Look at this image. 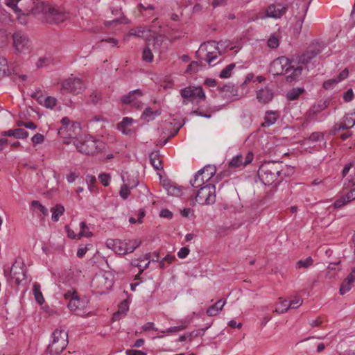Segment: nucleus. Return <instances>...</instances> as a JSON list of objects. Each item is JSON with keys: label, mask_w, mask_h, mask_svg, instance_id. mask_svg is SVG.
<instances>
[{"label": "nucleus", "mask_w": 355, "mask_h": 355, "mask_svg": "<svg viewBox=\"0 0 355 355\" xmlns=\"http://www.w3.org/2000/svg\"><path fill=\"white\" fill-rule=\"evenodd\" d=\"M353 97H354V92H353L352 89H349L343 94V100L345 102H350L351 101H352Z\"/></svg>", "instance_id": "obj_57"}, {"label": "nucleus", "mask_w": 355, "mask_h": 355, "mask_svg": "<svg viewBox=\"0 0 355 355\" xmlns=\"http://www.w3.org/2000/svg\"><path fill=\"white\" fill-rule=\"evenodd\" d=\"M218 89L220 92H229L232 96H236L237 89L233 85H225L223 87H218Z\"/></svg>", "instance_id": "obj_41"}, {"label": "nucleus", "mask_w": 355, "mask_h": 355, "mask_svg": "<svg viewBox=\"0 0 355 355\" xmlns=\"http://www.w3.org/2000/svg\"><path fill=\"white\" fill-rule=\"evenodd\" d=\"M12 44L16 53L27 54L32 49V41L29 37L22 31H17L12 35Z\"/></svg>", "instance_id": "obj_5"}, {"label": "nucleus", "mask_w": 355, "mask_h": 355, "mask_svg": "<svg viewBox=\"0 0 355 355\" xmlns=\"http://www.w3.org/2000/svg\"><path fill=\"white\" fill-rule=\"evenodd\" d=\"M215 173L216 168L214 166L207 165L195 174L194 178L190 181V184L194 188L200 187L205 184Z\"/></svg>", "instance_id": "obj_10"}, {"label": "nucleus", "mask_w": 355, "mask_h": 355, "mask_svg": "<svg viewBox=\"0 0 355 355\" xmlns=\"http://www.w3.org/2000/svg\"><path fill=\"white\" fill-rule=\"evenodd\" d=\"M101 99V94L96 92H93L89 97V101L96 105Z\"/></svg>", "instance_id": "obj_58"}, {"label": "nucleus", "mask_w": 355, "mask_h": 355, "mask_svg": "<svg viewBox=\"0 0 355 355\" xmlns=\"http://www.w3.org/2000/svg\"><path fill=\"white\" fill-rule=\"evenodd\" d=\"M80 231L78 234V239L82 236H85L88 238L93 235L92 232L89 230V228L85 222H81L80 224Z\"/></svg>", "instance_id": "obj_38"}, {"label": "nucleus", "mask_w": 355, "mask_h": 355, "mask_svg": "<svg viewBox=\"0 0 355 355\" xmlns=\"http://www.w3.org/2000/svg\"><path fill=\"white\" fill-rule=\"evenodd\" d=\"M313 263V259L311 257H309L304 260H299L297 262L296 265H297V267L299 268H307L309 266H312Z\"/></svg>", "instance_id": "obj_43"}, {"label": "nucleus", "mask_w": 355, "mask_h": 355, "mask_svg": "<svg viewBox=\"0 0 355 355\" xmlns=\"http://www.w3.org/2000/svg\"><path fill=\"white\" fill-rule=\"evenodd\" d=\"M338 80L336 78L329 79L327 81H324L323 83V87L325 89H333L337 84Z\"/></svg>", "instance_id": "obj_48"}, {"label": "nucleus", "mask_w": 355, "mask_h": 355, "mask_svg": "<svg viewBox=\"0 0 355 355\" xmlns=\"http://www.w3.org/2000/svg\"><path fill=\"white\" fill-rule=\"evenodd\" d=\"M33 292L35 296V300L40 304H42L44 302V298L40 290V285L37 283H35L33 286Z\"/></svg>", "instance_id": "obj_34"}, {"label": "nucleus", "mask_w": 355, "mask_h": 355, "mask_svg": "<svg viewBox=\"0 0 355 355\" xmlns=\"http://www.w3.org/2000/svg\"><path fill=\"white\" fill-rule=\"evenodd\" d=\"M74 144L78 150L83 154L87 155H93L96 152L101 150L103 143L96 141L92 138H87L84 141L76 140Z\"/></svg>", "instance_id": "obj_9"}, {"label": "nucleus", "mask_w": 355, "mask_h": 355, "mask_svg": "<svg viewBox=\"0 0 355 355\" xmlns=\"http://www.w3.org/2000/svg\"><path fill=\"white\" fill-rule=\"evenodd\" d=\"M195 199L198 203L202 205H213L216 202V187L213 184H208L200 187V189L196 194Z\"/></svg>", "instance_id": "obj_6"}, {"label": "nucleus", "mask_w": 355, "mask_h": 355, "mask_svg": "<svg viewBox=\"0 0 355 355\" xmlns=\"http://www.w3.org/2000/svg\"><path fill=\"white\" fill-rule=\"evenodd\" d=\"M144 94L139 89L130 91L127 95L121 97V102L123 104H131L137 109H141L142 103L139 98L143 96Z\"/></svg>", "instance_id": "obj_13"}, {"label": "nucleus", "mask_w": 355, "mask_h": 355, "mask_svg": "<svg viewBox=\"0 0 355 355\" xmlns=\"http://www.w3.org/2000/svg\"><path fill=\"white\" fill-rule=\"evenodd\" d=\"M268 45L272 49L277 48L279 46L278 39L275 36L270 37L268 40Z\"/></svg>", "instance_id": "obj_55"}, {"label": "nucleus", "mask_w": 355, "mask_h": 355, "mask_svg": "<svg viewBox=\"0 0 355 355\" xmlns=\"http://www.w3.org/2000/svg\"><path fill=\"white\" fill-rule=\"evenodd\" d=\"M160 114V111H153L150 107H146L141 115V118L146 120L147 121H150L153 120L156 116H158Z\"/></svg>", "instance_id": "obj_30"}, {"label": "nucleus", "mask_w": 355, "mask_h": 355, "mask_svg": "<svg viewBox=\"0 0 355 355\" xmlns=\"http://www.w3.org/2000/svg\"><path fill=\"white\" fill-rule=\"evenodd\" d=\"M110 178V174L108 173H101L98 175V179L103 186L109 185Z\"/></svg>", "instance_id": "obj_51"}, {"label": "nucleus", "mask_w": 355, "mask_h": 355, "mask_svg": "<svg viewBox=\"0 0 355 355\" xmlns=\"http://www.w3.org/2000/svg\"><path fill=\"white\" fill-rule=\"evenodd\" d=\"M80 299L73 298V300H70L67 304L68 308L71 311L73 312L77 315H83V310L80 307Z\"/></svg>", "instance_id": "obj_27"}, {"label": "nucleus", "mask_w": 355, "mask_h": 355, "mask_svg": "<svg viewBox=\"0 0 355 355\" xmlns=\"http://www.w3.org/2000/svg\"><path fill=\"white\" fill-rule=\"evenodd\" d=\"M53 341L47 347L46 352L51 355L59 354L68 344V334L63 329H56L52 334Z\"/></svg>", "instance_id": "obj_4"}, {"label": "nucleus", "mask_w": 355, "mask_h": 355, "mask_svg": "<svg viewBox=\"0 0 355 355\" xmlns=\"http://www.w3.org/2000/svg\"><path fill=\"white\" fill-rule=\"evenodd\" d=\"M302 68L300 66L295 67L292 62L284 56L275 59L270 64V72L274 76L286 75V80L292 83L301 75Z\"/></svg>", "instance_id": "obj_1"}, {"label": "nucleus", "mask_w": 355, "mask_h": 355, "mask_svg": "<svg viewBox=\"0 0 355 355\" xmlns=\"http://www.w3.org/2000/svg\"><path fill=\"white\" fill-rule=\"evenodd\" d=\"M164 188L166 189L168 194L172 196H180L182 195L180 188L175 185L171 184L169 182H164L163 184Z\"/></svg>", "instance_id": "obj_29"}, {"label": "nucleus", "mask_w": 355, "mask_h": 355, "mask_svg": "<svg viewBox=\"0 0 355 355\" xmlns=\"http://www.w3.org/2000/svg\"><path fill=\"white\" fill-rule=\"evenodd\" d=\"M303 303V300L300 297H296L288 303L289 309H297L300 307Z\"/></svg>", "instance_id": "obj_49"}, {"label": "nucleus", "mask_w": 355, "mask_h": 355, "mask_svg": "<svg viewBox=\"0 0 355 355\" xmlns=\"http://www.w3.org/2000/svg\"><path fill=\"white\" fill-rule=\"evenodd\" d=\"M352 283L349 282L347 280L344 279L340 285V290H339L340 294L341 295H343L346 294L347 293H348L352 288Z\"/></svg>", "instance_id": "obj_44"}, {"label": "nucleus", "mask_w": 355, "mask_h": 355, "mask_svg": "<svg viewBox=\"0 0 355 355\" xmlns=\"http://www.w3.org/2000/svg\"><path fill=\"white\" fill-rule=\"evenodd\" d=\"M10 276L15 283L19 285L26 279V272L23 268V263L15 261L10 269Z\"/></svg>", "instance_id": "obj_16"}, {"label": "nucleus", "mask_w": 355, "mask_h": 355, "mask_svg": "<svg viewBox=\"0 0 355 355\" xmlns=\"http://www.w3.org/2000/svg\"><path fill=\"white\" fill-rule=\"evenodd\" d=\"M31 206L37 209L43 215L46 216L48 214V209L43 206L38 200L32 201Z\"/></svg>", "instance_id": "obj_45"}, {"label": "nucleus", "mask_w": 355, "mask_h": 355, "mask_svg": "<svg viewBox=\"0 0 355 355\" xmlns=\"http://www.w3.org/2000/svg\"><path fill=\"white\" fill-rule=\"evenodd\" d=\"M207 329H208V327H206L205 329H200L193 331L190 333H188V336H189V340H191L193 338L203 336L205 331Z\"/></svg>", "instance_id": "obj_47"}, {"label": "nucleus", "mask_w": 355, "mask_h": 355, "mask_svg": "<svg viewBox=\"0 0 355 355\" xmlns=\"http://www.w3.org/2000/svg\"><path fill=\"white\" fill-rule=\"evenodd\" d=\"M34 15H42L43 19L48 23L59 24L69 17V14L56 9L48 2L40 1L35 3L32 8Z\"/></svg>", "instance_id": "obj_2"}, {"label": "nucleus", "mask_w": 355, "mask_h": 355, "mask_svg": "<svg viewBox=\"0 0 355 355\" xmlns=\"http://www.w3.org/2000/svg\"><path fill=\"white\" fill-rule=\"evenodd\" d=\"M52 211V220L54 222H57L59 220L60 216L64 214V207L61 205H57L56 206L51 208Z\"/></svg>", "instance_id": "obj_32"}, {"label": "nucleus", "mask_w": 355, "mask_h": 355, "mask_svg": "<svg viewBox=\"0 0 355 355\" xmlns=\"http://www.w3.org/2000/svg\"><path fill=\"white\" fill-rule=\"evenodd\" d=\"M282 171V164L277 162L262 164L258 170V176L265 185L272 184Z\"/></svg>", "instance_id": "obj_3"}, {"label": "nucleus", "mask_w": 355, "mask_h": 355, "mask_svg": "<svg viewBox=\"0 0 355 355\" xmlns=\"http://www.w3.org/2000/svg\"><path fill=\"white\" fill-rule=\"evenodd\" d=\"M318 53H320V50H309L306 51L304 53L301 55L299 58V63L300 64H307L309 63L313 58H315Z\"/></svg>", "instance_id": "obj_24"}, {"label": "nucleus", "mask_w": 355, "mask_h": 355, "mask_svg": "<svg viewBox=\"0 0 355 355\" xmlns=\"http://www.w3.org/2000/svg\"><path fill=\"white\" fill-rule=\"evenodd\" d=\"M1 136L14 137L16 139H25L28 136V132L22 128H17L2 132Z\"/></svg>", "instance_id": "obj_20"}, {"label": "nucleus", "mask_w": 355, "mask_h": 355, "mask_svg": "<svg viewBox=\"0 0 355 355\" xmlns=\"http://www.w3.org/2000/svg\"><path fill=\"white\" fill-rule=\"evenodd\" d=\"M218 55L214 54L212 52H207L206 54L205 60L210 67H214L220 62V60H218V55H220V53L218 51Z\"/></svg>", "instance_id": "obj_33"}, {"label": "nucleus", "mask_w": 355, "mask_h": 355, "mask_svg": "<svg viewBox=\"0 0 355 355\" xmlns=\"http://www.w3.org/2000/svg\"><path fill=\"white\" fill-rule=\"evenodd\" d=\"M8 70V63L4 58L0 57V76L5 75Z\"/></svg>", "instance_id": "obj_50"}, {"label": "nucleus", "mask_w": 355, "mask_h": 355, "mask_svg": "<svg viewBox=\"0 0 355 355\" xmlns=\"http://www.w3.org/2000/svg\"><path fill=\"white\" fill-rule=\"evenodd\" d=\"M32 142L34 144H42L44 141V137L40 133L35 134L31 139Z\"/></svg>", "instance_id": "obj_54"}, {"label": "nucleus", "mask_w": 355, "mask_h": 355, "mask_svg": "<svg viewBox=\"0 0 355 355\" xmlns=\"http://www.w3.org/2000/svg\"><path fill=\"white\" fill-rule=\"evenodd\" d=\"M329 103L324 101H320L313 105L307 112L309 118H313L316 114L325 110L328 107Z\"/></svg>", "instance_id": "obj_21"}, {"label": "nucleus", "mask_w": 355, "mask_h": 355, "mask_svg": "<svg viewBox=\"0 0 355 355\" xmlns=\"http://www.w3.org/2000/svg\"><path fill=\"white\" fill-rule=\"evenodd\" d=\"M288 7L281 3H273L270 5L266 10V16L262 17L261 19L267 17L279 19L287 11Z\"/></svg>", "instance_id": "obj_14"}, {"label": "nucleus", "mask_w": 355, "mask_h": 355, "mask_svg": "<svg viewBox=\"0 0 355 355\" xmlns=\"http://www.w3.org/2000/svg\"><path fill=\"white\" fill-rule=\"evenodd\" d=\"M61 123L62 126L59 128L58 130V135H60L61 137H64V133L67 130V129L69 128V125L71 123V121L69 118L64 117L61 120Z\"/></svg>", "instance_id": "obj_42"}, {"label": "nucleus", "mask_w": 355, "mask_h": 355, "mask_svg": "<svg viewBox=\"0 0 355 355\" xmlns=\"http://www.w3.org/2000/svg\"><path fill=\"white\" fill-rule=\"evenodd\" d=\"M125 353L126 355H147L146 352L137 349H128Z\"/></svg>", "instance_id": "obj_63"}, {"label": "nucleus", "mask_w": 355, "mask_h": 355, "mask_svg": "<svg viewBox=\"0 0 355 355\" xmlns=\"http://www.w3.org/2000/svg\"><path fill=\"white\" fill-rule=\"evenodd\" d=\"M150 45H151L150 40H149L148 45L144 49L142 53V60L147 62H151L153 60V54L150 49Z\"/></svg>", "instance_id": "obj_35"}, {"label": "nucleus", "mask_w": 355, "mask_h": 355, "mask_svg": "<svg viewBox=\"0 0 355 355\" xmlns=\"http://www.w3.org/2000/svg\"><path fill=\"white\" fill-rule=\"evenodd\" d=\"M57 103V99L53 96H48L45 98L44 105L49 109H53Z\"/></svg>", "instance_id": "obj_46"}, {"label": "nucleus", "mask_w": 355, "mask_h": 355, "mask_svg": "<svg viewBox=\"0 0 355 355\" xmlns=\"http://www.w3.org/2000/svg\"><path fill=\"white\" fill-rule=\"evenodd\" d=\"M189 324V322L184 321L183 322V324L181 325L169 327V328L166 329V330L162 331L161 332L162 333H173V332L182 331V330L187 329Z\"/></svg>", "instance_id": "obj_39"}, {"label": "nucleus", "mask_w": 355, "mask_h": 355, "mask_svg": "<svg viewBox=\"0 0 355 355\" xmlns=\"http://www.w3.org/2000/svg\"><path fill=\"white\" fill-rule=\"evenodd\" d=\"M236 64L234 63H232L228 64L225 68H224L220 73L219 77L221 78H228L232 75V70L235 68Z\"/></svg>", "instance_id": "obj_37"}, {"label": "nucleus", "mask_w": 355, "mask_h": 355, "mask_svg": "<svg viewBox=\"0 0 355 355\" xmlns=\"http://www.w3.org/2000/svg\"><path fill=\"white\" fill-rule=\"evenodd\" d=\"M181 96L183 98V104L187 105L189 102L193 103L194 100L204 101L206 98L202 87H189L181 89Z\"/></svg>", "instance_id": "obj_11"}, {"label": "nucleus", "mask_w": 355, "mask_h": 355, "mask_svg": "<svg viewBox=\"0 0 355 355\" xmlns=\"http://www.w3.org/2000/svg\"><path fill=\"white\" fill-rule=\"evenodd\" d=\"M279 303L277 305V307L275 309V312L278 313H286L289 309L287 300H282V298H279Z\"/></svg>", "instance_id": "obj_40"}, {"label": "nucleus", "mask_w": 355, "mask_h": 355, "mask_svg": "<svg viewBox=\"0 0 355 355\" xmlns=\"http://www.w3.org/2000/svg\"><path fill=\"white\" fill-rule=\"evenodd\" d=\"M254 158V155L252 152H248L245 157L242 155H237L234 156L229 162L228 166L230 168H236L239 167H245L252 162Z\"/></svg>", "instance_id": "obj_15"}, {"label": "nucleus", "mask_w": 355, "mask_h": 355, "mask_svg": "<svg viewBox=\"0 0 355 355\" xmlns=\"http://www.w3.org/2000/svg\"><path fill=\"white\" fill-rule=\"evenodd\" d=\"M121 9L113 10H112V15H118L119 17L112 18V28L116 26L118 24H128L130 23V21L124 16L123 13L120 12Z\"/></svg>", "instance_id": "obj_23"}, {"label": "nucleus", "mask_w": 355, "mask_h": 355, "mask_svg": "<svg viewBox=\"0 0 355 355\" xmlns=\"http://www.w3.org/2000/svg\"><path fill=\"white\" fill-rule=\"evenodd\" d=\"M141 241L112 240V251L118 254H125L134 252L140 245Z\"/></svg>", "instance_id": "obj_8"}, {"label": "nucleus", "mask_w": 355, "mask_h": 355, "mask_svg": "<svg viewBox=\"0 0 355 355\" xmlns=\"http://www.w3.org/2000/svg\"><path fill=\"white\" fill-rule=\"evenodd\" d=\"M83 81L76 77H69L62 83V89L67 92L78 94L85 89Z\"/></svg>", "instance_id": "obj_12"}, {"label": "nucleus", "mask_w": 355, "mask_h": 355, "mask_svg": "<svg viewBox=\"0 0 355 355\" xmlns=\"http://www.w3.org/2000/svg\"><path fill=\"white\" fill-rule=\"evenodd\" d=\"M132 123V118L124 117L123 120L117 124V129L125 135H131L133 133V131L128 128L130 127Z\"/></svg>", "instance_id": "obj_19"}, {"label": "nucleus", "mask_w": 355, "mask_h": 355, "mask_svg": "<svg viewBox=\"0 0 355 355\" xmlns=\"http://www.w3.org/2000/svg\"><path fill=\"white\" fill-rule=\"evenodd\" d=\"M159 156L160 155L159 151L152 152L149 155L150 162L156 170H161L163 168Z\"/></svg>", "instance_id": "obj_26"}, {"label": "nucleus", "mask_w": 355, "mask_h": 355, "mask_svg": "<svg viewBox=\"0 0 355 355\" xmlns=\"http://www.w3.org/2000/svg\"><path fill=\"white\" fill-rule=\"evenodd\" d=\"M142 329L144 331H148L150 330L157 331V329L155 327L154 323L151 322H146L142 327Z\"/></svg>", "instance_id": "obj_61"}, {"label": "nucleus", "mask_w": 355, "mask_h": 355, "mask_svg": "<svg viewBox=\"0 0 355 355\" xmlns=\"http://www.w3.org/2000/svg\"><path fill=\"white\" fill-rule=\"evenodd\" d=\"M159 216L162 218H171L173 213L167 209H162Z\"/></svg>", "instance_id": "obj_62"}, {"label": "nucleus", "mask_w": 355, "mask_h": 355, "mask_svg": "<svg viewBox=\"0 0 355 355\" xmlns=\"http://www.w3.org/2000/svg\"><path fill=\"white\" fill-rule=\"evenodd\" d=\"M137 184V182L135 181L124 183L119 191L120 196L123 199H126L130 193V189L135 187Z\"/></svg>", "instance_id": "obj_28"}, {"label": "nucleus", "mask_w": 355, "mask_h": 355, "mask_svg": "<svg viewBox=\"0 0 355 355\" xmlns=\"http://www.w3.org/2000/svg\"><path fill=\"white\" fill-rule=\"evenodd\" d=\"M349 282L354 283L355 281V268H353L350 272V273L347 276L345 279Z\"/></svg>", "instance_id": "obj_64"}, {"label": "nucleus", "mask_w": 355, "mask_h": 355, "mask_svg": "<svg viewBox=\"0 0 355 355\" xmlns=\"http://www.w3.org/2000/svg\"><path fill=\"white\" fill-rule=\"evenodd\" d=\"M225 304V301H223V300H219L214 305L210 306L207 309V314L209 316L216 315L219 313V311L223 309Z\"/></svg>", "instance_id": "obj_25"}, {"label": "nucleus", "mask_w": 355, "mask_h": 355, "mask_svg": "<svg viewBox=\"0 0 355 355\" xmlns=\"http://www.w3.org/2000/svg\"><path fill=\"white\" fill-rule=\"evenodd\" d=\"M350 201H347V194L345 197L343 198L338 199L335 201L334 203V207L336 209L340 208L343 206L345 205L347 203L349 202Z\"/></svg>", "instance_id": "obj_53"}, {"label": "nucleus", "mask_w": 355, "mask_h": 355, "mask_svg": "<svg viewBox=\"0 0 355 355\" xmlns=\"http://www.w3.org/2000/svg\"><path fill=\"white\" fill-rule=\"evenodd\" d=\"M304 92V89L301 87L293 88L286 94V98L289 101H295L297 99L300 94Z\"/></svg>", "instance_id": "obj_31"}, {"label": "nucleus", "mask_w": 355, "mask_h": 355, "mask_svg": "<svg viewBox=\"0 0 355 355\" xmlns=\"http://www.w3.org/2000/svg\"><path fill=\"white\" fill-rule=\"evenodd\" d=\"M274 97L272 89L266 87L259 89L257 91V99L262 104H267L270 103Z\"/></svg>", "instance_id": "obj_17"}, {"label": "nucleus", "mask_w": 355, "mask_h": 355, "mask_svg": "<svg viewBox=\"0 0 355 355\" xmlns=\"http://www.w3.org/2000/svg\"><path fill=\"white\" fill-rule=\"evenodd\" d=\"M129 310V301L126 298L122 300L118 305V311L112 314V321L119 320L122 317L126 315Z\"/></svg>", "instance_id": "obj_18"}, {"label": "nucleus", "mask_w": 355, "mask_h": 355, "mask_svg": "<svg viewBox=\"0 0 355 355\" xmlns=\"http://www.w3.org/2000/svg\"><path fill=\"white\" fill-rule=\"evenodd\" d=\"M279 116V113L276 111H267L265 114L264 122L261 123V126L269 127L275 124Z\"/></svg>", "instance_id": "obj_22"}, {"label": "nucleus", "mask_w": 355, "mask_h": 355, "mask_svg": "<svg viewBox=\"0 0 355 355\" xmlns=\"http://www.w3.org/2000/svg\"><path fill=\"white\" fill-rule=\"evenodd\" d=\"M111 272H105L97 274L92 281V286L96 289V292L102 295L109 293L111 288Z\"/></svg>", "instance_id": "obj_7"}, {"label": "nucleus", "mask_w": 355, "mask_h": 355, "mask_svg": "<svg viewBox=\"0 0 355 355\" xmlns=\"http://www.w3.org/2000/svg\"><path fill=\"white\" fill-rule=\"evenodd\" d=\"M202 67V62L198 61H193L187 68L185 73L189 74H193L197 73L200 68Z\"/></svg>", "instance_id": "obj_36"}, {"label": "nucleus", "mask_w": 355, "mask_h": 355, "mask_svg": "<svg viewBox=\"0 0 355 355\" xmlns=\"http://www.w3.org/2000/svg\"><path fill=\"white\" fill-rule=\"evenodd\" d=\"M324 137L323 134L320 132H313L309 137V140L313 142L318 141Z\"/></svg>", "instance_id": "obj_52"}, {"label": "nucleus", "mask_w": 355, "mask_h": 355, "mask_svg": "<svg viewBox=\"0 0 355 355\" xmlns=\"http://www.w3.org/2000/svg\"><path fill=\"white\" fill-rule=\"evenodd\" d=\"M64 297L67 300H73V298H78V295L75 291H68L64 293Z\"/></svg>", "instance_id": "obj_60"}, {"label": "nucleus", "mask_w": 355, "mask_h": 355, "mask_svg": "<svg viewBox=\"0 0 355 355\" xmlns=\"http://www.w3.org/2000/svg\"><path fill=\"white\" fill-rule=\"evenodd\" d=\"M348 75H349L348 69H345L335 78L336 79V80H338V83H339V82L345 80V78H347Z\"/></svg>", "instance_id": "obj_59"}, {"label": "nucleus", "mask_w": 355, "mask_h": 355, "mask_svg": "<svg viewBox=\"0 0 355 355\" xmlns=\"http://www.w3.org/2000/svg\"><path fill=\"white\" fill-rule=\"evenodd\" d=\"M189 249L187 247H183L178 252V257L180 259H184L189 254Z\"/></svg>", "instance_id": "obj_56"}]
</instances>
